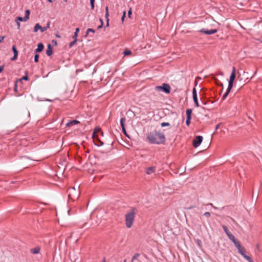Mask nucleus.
<instances>
[{"instance_id": "nucleus-34", "label": "nucleus", "mask_w": 262, "mask_h": 262, "mask_svg": "<svg viewBox=\"0 0 262 262\" xmlns=\"http://www.w3.org/2000/svg\"><path fill=\"white\" fill-rule=\"evenodd\" d=\"M125 15H126V12L124 11L123 12V16H122V17L121 18V20H122V21H124V18L125 17Z\"/></svg>"}, {"instance_id": "nucleus-48", "label": "nucleus", "mask_w": 262, "mask_h": 262, "mask_svg": "<svg viewBox=\"0 0 262 262\" xmlns=\"http://www.w3.org/2000/svg\"><path fill=\"white\" fill-rule=\"evenodd\" d=\"M104 262H105V261H104Z\"/></svg>"}, {"instance_id": "nucleus-31", "label": "nucleus", "mask_w": 262, "mask_h": 262, "mask_svg": "<svg viewBox=\"0 0 262 262\" xmlns=\"http://www.w3.org/2000/svg\"><path fill=\"white\" fill-rule=\"evenodd\" d=\"M17 19L19 20V21H25V17H17Z\"/></svg>"}, {"instance_id": "nucleus-13", "label": "nucleus", "mask_w": 262, "mask_h": 262, "mask_svg": "<svg viewBox=\"0 0 262 262\" xmlns=\"http://www.w3.org/2000/svg\"><path fill=\"white\" fill-rule=\"evenodd\" d=\"M23 80H28V75L27 74L25 76H24L23 78H21L20 79H18L16 81L15 84V90H16L17 85L18 83V82H21Z\"/></svg>"}, {"instance_id": "nucleus-38", "label": "nucleus", "mask_w": 262, "mask_h": 262, "mask_svg": "<svg viewBox=\"0 0 262 262\" xmlns=\"http://www.w3.org/2000/svg\"><path fill=\"white\" fill-rule=\"evenodd\" d=\"M168 125H169V123H162L161 124L162 126H164Z\"/></svg>"}, {"instance_id": "nucleus-36", "label": "nucleus", "mask_w": 262, "mask_h": 262, "mask_svg": "<svg viewBox=\"0 0 262 262\" xmlns=\"http://www.w3.org/2000/svg\"><path fill=\"white\" fill-rule=\"evenodd\" d=\"M4 66H0V73L4 70Z\"/></svg>"}, {"instance_id": "nucleus-42", "label": "nucleus", "mask_w": 262, "mask_h": 262, "mask_svg": "<svg viewBox=\"0 0 262 262\" xmlns=\"http://www.w3.org/2000/svg\"><path fill=\"white\" fill-rule=\"evenodd\" d=\"M69 197L73 199L71 193L70 192L69 194Z\"/></svg>"}, {"instance_id": "nucleus-23", "label": "nucleus", "mask_w": 262, "mask_h": 262, "mask_svg": "<svg viewBox=\"0 0 262 262\" xmlns=\"http://www.w3.org/2000/svg\"><path fill=\"white\" fill-rule=\"evenodd\" d=\"M39 251L40 249L38 248H36L31 250L32 253L34 254L38 253L39 252Z\"/></svg>"}, {"instance_id": "nucleus-46", "label": "nucleus", "mask_w": 262, "mask_h": 262, "mask_svg": "<svg viewBox=\"0 0 262 262\" xmlns=\"http://www.w3.org/2000/svg\"><path fill=\"white\" fill-rule=\"evenodd\" d=\"M220 74H221V75H223V73H220Z\"/></svg>"}, {"instance_id": "nucleus-21", "label": "nucleus", "mask_w": 262, "mask_h": 262, "mask_svg": "<svg viewBox=\"0 0 262 262\" xmlns=\"http://www.w3.org/2000/svg\"><path fill=\"white\" fill-rule=\"evenodd\" d=\"M29 15L30 11L29 10H27L25 12V21H27L29 19Z\"/></svg>"}, {"instance_id": "nucleus-45", "label": "nucleus", "mask_w": 262, "mask_h": 262, "mask_svg": "<svg viewBox=\"0 0 262 262\" xmlns=\"http://www.w3.org/2000/svg\"><path fill=\"white\" fill-rule=\"evenodd\" d=\"M220 74H221V75H223V73H220Z\"/></svg>"}, {"instance_id": "nucleus-10", "label": "nucleus", "mask_w": 262, "mask_h": 262, "mask_svg": "<svg viewBox=\"0 0 262 262\" xmlns=\"http://www.w3.org/2000/svg\"><path fill=\"white\" fill-rule=\"evenodd\" d=\"M39 30L41 32H43L47 30V28L42 27L39 24H36L34 28V32H37Z\"/></svg>"}, {"instance_id": "nucleus-29", "label": "nucleus", "mask_w": 262, "mask_h": 262, "mask_svg": "<svg viewBox=\"0 0 262 262\" xmlns=\"http://www.w3.org/2000/svg\"><path fill=\"white\" fill-rule=\"evenodd\" d=\"M39 55L38 54H36L34 57V61L35 62H38Z\"/></svg>"}, {"instance_id": "nucleus-41", "label": "nucleus", "mask_w": 262, "mask_h": 262, "mask_svg": "<svg viewBox=\"0 0 262 262\" xmlns=\"http://www.w3.org/2000/svg\"><path fill=\"white\" fill-rule=\"evenodd\" d=\"M50 27V23H49L47 24V26L46 27H45V28H47V30Z\"/></svg>"}, {"instance_id": "nucleus-25", "label": "nucleus", "mask_w": 262, "mask_h": 262, "mask_svg": "<svg viewBox=\"0 0 262 262\" xmlns=\"http://www.w3.org/2000/svg\"><path fill=\"white\" fill-rule=\"evenodd\" d=\"M223 230L225 231V232L226 233L227 235H228V234L230 233V232L229 231V230H228L226 226H223Z\"/></svg>"}, {"instance_id": "nucleus-5", "label": "nucleus", "mask_w": 262, "mask_h": 262, "mask_svg": "<svg viewBox=\"0 0 262 262\" xmlns=\"http://www.w3.org/2000/svg\"><path fill=\"white\" fill-rule=\"evenodd\" d=\"M237 248V249H238V252L246 259L249 262H252V258L247 255L246 254V249L245 248L242 246L241 244H237V246L236 247Z\"/></svg>"}, {"instance_id": "nucleus-28", "label": "nucleus", "mask_w": 262, "mask_h": 262, "mask_svg": "<svg viewBox=\"0 0 262 262\" xmlns=\"http://www.w3.org/2000/svg\"><path fill=\"white\" fill-rule=\"evenodd\" d=\"M190 120H191V118H187L186 121V124L188 126H189L190 124Z\"/></svg>"}, {"instance_id": "nucleus-47", "label": "nucleus", "mask_w": 262, "mask_h": 262, "mask_svg": "<svg viewBox=\"0 0 262 262\" xmlns=\"http://www.w3.org/2000/svg\"><path fill=\"white\" fill-rule=\"evenodd\" d=\"M124 262H126V260H125Z\"/></svg>"}, {"instance_id": "nucleus-14", "label": "nucleus", "mask_w": 262, "mask_h": 262, "mask_svg": "<svg viewBox=\"0 0 262 262\" xmlns=\"http://www.w3.org/2000/svg\"><path fill=\"white\" fill-rule=\"evenodd\" d=\"M125 120H126V119H125V118H124V117L122 118L120 120V124H121L122 130L125 134H126V131H125V127H124V123H125Z\"/></svg>"}, {"instance_id": "nucleus-24", "label": "nucleus", "mask_w": 262, "mask_h": 262, "mask_svg": "<svg viewBox=\"0 0 262 262\" xmlns=\"http://www.w3.org/2000/svg\"><path fill=\"white\" fill-rule=\"evenodd\" d=\"M77 42V39H74V40L71 42L69 44V47L71 48L74 46Z\"/></svg>"}, {"instance_id": "nucleus-26", "label": "nucleus", "mask_w": 262, "mask_h": 262, "mask_svg": "<svg viewBox=\"0 0 262 262\" xmlns=\"http://www.w3.org/2000/svg\"><path fill=\"white\" fill-rule=\"evenodd\" d=\"M132 53V52L130 50H126L124 51V54L125 56L130 55Z\"/></svg>"}, {"instance_id": "nucleus-44", "label": "nucleus", "mask_w": 262, "mask_h": 262, "mask_svg": "<svg viewBox=\"0 0 262 262\" xmlns=\"http://www.w3.org/2000/svg\"><path fill=\"white\" fill-rule=\"evenodd\" d=\"M64 2L67 3L68 0H63Z\"/></svg>"}, {"instance_id": "nucleus-32", "label": "nucleus", "mask_w": 262, "mask_h": 262, "mask_svg": "<svg viewBox=\"0 0 262 262\" xmlns=\"http://www.w3.org/2000/svg\"><path fill=\"white\" fill-rule=\"evenodd\" d=\"M204 215H205L206 217H209L210 216V213L208 212H206L205 213H204Z\"/></svg>"}, {"instance_id": "nucleus-40", "label": "nucleus", "mask_w": 262, "mask_h": 262, "mask_svg": "<svg viewBox=\"0 0 262 262\" xmlns=\"http://www.w3.org/2000/svg\"><path fill=\"white\" fill-rule=\"evenodd\" d=\"M17 28H18V29H19L20 26V23H19V22H17Z\"/></svg>"}, {"instance_id": "nucleus-1", "label": "nucleus", "mask_w": 262, "mask_h": 262, "mask_svg": "<svg viewBox=\"0 0 262 262\" xmlns=\"http://www.w3.org/2000/svg\"><path fill=\"white\" fill-rule=\"evenodd\" d=\"M147 139L151 144H163L165 141L164 135L157 131L149 133L147 135Z\"/></svg>"}, {"instance_id": "nucleus-19", "label": "nucleus", "mask_w": 262, "mask_h": 262, "mask_svg": "<svg viewBox=\"0 0 262 262\" xmlns=\"http://www.w3.org/2000/svg\"><path fill=\"white\" fill-rule=\"evenodd\" d=\"M44 46L42 43H39L37 45V48L35 50V52H40L43 49Z\"/></svg>"}, {"instance_id": "nucleus-16", "label": "nucleus", "mask_w": 262, "mask_h": 262, "mask_svg": "<svg viewBox=\"0 0 262 262\" xmlns=\"http://www.w3.org/2000/svg\"><path fill=\"white\" fill-rule=\"evenodd\" d=\"M53 53V49L51 45L48 46L47 49L46 50V54L48 56H51Z\"/></svg>"}, {"instance_id": "nucleus-6", "label": "nucleus", "mask_w": 262, "mask_h": 262, "mask_svg": "<svg viewBox=\"0 0 262 262\" xmlns=\"http://www.w3.org/2000/svg\"><path fill=\"white\" fill-rule=\"evenodd\" d=\"M155 89L157 91H162L166 93H169L170 91V86L166 83H163L162 86H157Z\"/></svg>"}, {"instance_id": "nucleus-11", "label": "nucleus", "mask_w": 262, "mask_h": 262, "mask_svg": "<svg viewBox=\"0 0 262 262\" xmlns=\"http://www.w3.org/2000/svg\"><path fill=\"white\" fill-rule=\"evenodd\" d=\"M192 96H193V99L194 100V102L195 104V105L196 107L199 106L198 98H197V94H196V91L195 88H193L192 90Z\"/></svg>"}, {"instance_id": "nucleus-39", "label": "nucleus", "mask_w": 262, "mask_h": 262, "mask_svg": "<svg viewBox=\"0 0 262 262\" xmlns=\"http://www.w3.org/2000/svg\"><path fill=\"white\" fill-rule=\"evenodd\" d=\"M100 21H101V26H99L98 27V28H101V27H102V26L103 25V21H102V20L101 19H100Z\"/></svg>"}, {"instance_id": "nucleus-8", "label": "nucleus", "mask_w": 262, "mask_h": 262, "mask_svg": "<svg viewBox=\"0 0 262 262\" xmlns=\"http://www.w3.org/2000/svg\"><path fill=\"white\" fill-rule=\"evenodd\" d=\"M156 168L155 166H151L146 167L145 169V171L146 173L148 175L151 174L155 172Z\"/></svg>"}, {"instance_id": "nucleus-33", "label": "nucleus", "mask_w": 262, "mask_h": 262, "mask_svg": "<svg viewBox=\"0 0 262 262\" xmlns=\"http://www.w3.org/2000/svg\"><path fill=\"white\" fill-rule=\"evenodd\" d=\"M90 32H92V33H95V30L94 29H93L89 28V29H88L87 32L89 33Z\"/></svg>"}, {"instance_id": "nucleus-17", "label": "nucleus", "mask_w": 262, "mask_h": 262, "mask_svg": "<svg viewBox=\"0 0 262 262\" xmlns=\"http://www.w3.org/2000/svg\"><path fill=\"white\" fill-rule=\"evenodd\" d=\"M12 50L14 52V56L13 57V58H11V60H14L16 59L17 57V55H18V52L17 51V49L16 48H15V47L14 46H13L12 47Z\"/></svg>"}, {"instance_id": "nucleus-2", "label": "nucleus", "mask_w": 262, "mask_h": 262, "mask_svg": "<svg viewBox=\"0 0 262 262\" xmlns=\"http://www.w3.org/2000/svg\"><path fill=\"white\" fill-rule=\"evenodd\" d=\"M136 214V209L132 208L125 215V224L127 228H130L132 227L135 221Z\"/></svg>"}, {"instance_id": "nucleus-37", "label": "nucleus", "mask_w": 262, "mask_h": 262, "mask_svg": "<svg viewBox=\"0 0 262 262\" xmlns=\"http://www.w3.org/2000/svg\"><path fill=\"white\" fill-rule=\"evenodd\" d=\"M131 14H132V9L130 8V9L129 10V11L128 12V16L130 17Z\"/></svg>"}, {"instance_id": "nucleus-35", "label": "nucleus", "mask_w": 262, "mask_h": 262, "mask_svg": "<svg viewBox=\"0 0 262 262\" xmlns=\"http://www.w3.org/2000/svg\"><path fill=\"white\" fill-rule=\"evenodd\" d=\"M5 36H0V43L2 42L3 40L4 39Z\"/></svg>"}, {"instance_id": "nucleus-18", "label": "nucleus", "mask_w": 262, "mask_h": 262, "mask_svg": "<svg viewBox=\"0 0 262 262\" xmlns=\"http://www.w3.org/2000/svg\"><path fill=\"white\" fill-rule=\"evenodd\" d=\"M105 18L106 19V26H108L109 25V19H108V16H109V13H108V7L106 6L105 7Z\"/></svg>"}, {"instance_id": "nucleus-7", "label": "nucleus", "mask_w": 262, "mask_h": 262, "mask_svg": "<svg viewBox=\"0 0 262 262\" xmlns=\"http://www.w3.org/2000/svg\"><path fill=\"white\" fill-rule=\"evenodd\" d=\"M203 141V137L201 136H196L193 140V146L196 148L202 143Z\"/></svg>"}, {"instance_id": "nucleus-3", "label": "nucleus", "mask_w": 262, "mask_h": 262, "mask_svg": "<svg viewBox=\"0 0 262 262\" xmlns=\"http://www.w3.org/2000/svg\"><path fill=\"white\" fill-rule=\"evenodd\" d=\"M235 74H236V69H235V67H233L232 72H231V75L230 76V79H229V83H228V87L226 92L223 96V98H222L223 100H225L226 99V98L227 97V96L229 94V93L230 92V91L233 87V82H234V81L235 78V76H236Z\"/></svg>"}, {"instance_id": "nucleus-4", "label": "nucleus", "mask_w": 262, "mask_h": 262, "mask_svg": "<svg viewBox=\"0 0 262 262\" xmlns=\"http://www.w3.org/2000/svg\"><path fill=\"white\" fill-rule=\"evenodd\" d=\"M100 134L103 135V133L101 132L100 129L96 128L93 132L92 136L94 144L98 146L103 145V142L99 137V134Z\"/></svg>"}, {"instance_id": "nucleus-20", "label": "nucleus", "mask_w": 262, "mask_h": 262, "mask_svg": "<svg viewBox=\"0 0 262 262\" xmlns=\"http://www.w3.org/2000/svg\"><path fill=\"white\" fill-rule=\"evenodd\" d=\"M187 118H191L192 110L187 109L186 111Z\"/></svg>"}, {"instance_id": "nucleus-12", "label": "nucleus", "mask_w": 262, "mask_h": 262, "mask_svg": "<svg viewBox=\"0 0 262 262\" xmlns=\"http://www.w3.org/2000/svg\"><path fill=\"white\" fill-rule=\"evenodd\" d=\"M201 32L204 33L206 34H212L217 32V30L211 29V30H206L205 29H202L200 31Z\"/></svg>"}, {"instance_id": "nucleus-30", "label": "nucleus", "mask_w": 262, "mask_h": 262, "mask_svg": "<svg viewBox=\"0 0 262 262\" xmlns=\"http://www.w3.org/2000/svg\"><path fill=\"white\" fill-rule=\"evenodd\" d=\"M196 243L198 244V246H199L200 247H202V242H201V240H200V239H197V240H196Z\"/></svg>"}, {"instance_id": "nucleus-15", "label": "nucleus", "mask_w": 262, "mask_h": 262, "mask_svg": "<svg viewBox=\"0 0 262 262\" xmlns=\"http://www.w3.org/2000/svg\"><path fill=\"white\" fill-rule=\"evenodd\" d=\"M78 123H79V122L78 121L76 120H73L67 123V126L71 127Z\"/></svg>"}, {"instance_id": "nucleus-9", "label": "nucleus", "mask_w": 262, "mask_h": 262, "mask_svg": "<svg viewBox=\"0 0 262 262\" xmlns=\"http://www.w3.org/2000/svg\"><path fill=\"white\" fill-rule=\"evenodd\" d=\"M227 236L228 238L232 241V242L234 244V245L235 247L237 246V244H240L241 243L238 241H237L234 236L232 235L231 233L229 234H228Z\"/></svg>"}, {"instance_id": "nucleus-27", "label": "nucleus", "mask_w": 262, "mask_h": 262, "mask_svg": "<svg viewBox=\"0 0 262 262\" xmlns=\"http://www.w3.org/2000/svg\"><path fill=\"white\" fill-rule=\"evenodd\" d=\"M94 2H95V0H90V4H91V6L92 9H94Z\"/></svg>"}, {"instance_id": "nucleus-43", "label": "nucleus", "mask_w": 262, "mask_h": 262, "mask_svg": "<svg viewBox=\"0 0 262 262\" xmlns=\"http://www.w3.org/2000/svg\"><path fill=\"white\" fill-rule=\"evenodd\" d=\"M50 3H52L54 0H47Z\"/></svg>"}, {"instance_id": "nucleus-22", "label": "nucleus", "mask_w": 262, "mask_h": 262, "mask_svg": "<svg viewBox=\"0 0 262 262\" xmlns=\"http://www.w3.org/2000/svg\"><path fill=\"white\" fill-rule=\"evenodd\" d=\"M79 32V29L78 28L76 29L74 36H73V39H77L78 33Z\"/></svg>"}]
</instances>
